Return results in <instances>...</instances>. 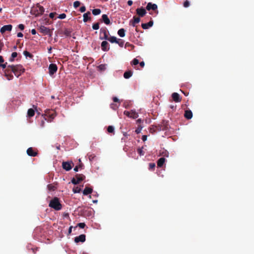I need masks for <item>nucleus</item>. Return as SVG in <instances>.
<instances>
[{
    "label": "nucleus",
    "instance_id": "f257e3e1",
    "mask_svg": "<svg viewBox=\"0 0 254 254\" xmlns=\"http://www.w3.org/2000/svg\"><path fill=\"white\" fill-rule=\"evenodd\" d=\"M7 72H12L17 77L25 71V69L20 64L8 65L6 69Z\"/></svg>",
    "mask_w": 254,
    "mask_h": 254
},
{
    "label": "nucleus",
    "instance_id": "f03ea898",
    "mask_svg": "<svg viewBox=\"0 0 254 254\" xmlns=\"http://www.w3.org/2000/svg\"><path fill=\"white\" fill-rule=\"evenodd\" d=\"M45 11L44 8L37 3L36 5L33 6L31 9L32 14L35 15V16H38L43 14Z\"/></svg>",
    "mask_w": 254,
    "mask_h": 254
},
{
    "label": "nucleus",
    "instance_id": "7ed1b4c3",
    "mask_svg": "<svg viewBox=\"0 0 254 254\" xmlns=\"http://www.w3.org/2000/svg\"><path fill=\"white\" fill-rule=\"evenodd\" d=\"M49 206L56 210H60L62 208L59 198L57 197H55L50 201Z\"/></svg>",
    "mask_w": 254,
    "mask_h": 254
},
{
    "label": "nucleus",
    "instance_id": "20e7f679",
    "mask_svg": "<svg viewBox=\"0 0 254 254\" xmlns=\"http://www.w3.org/2000/svg\"><path fill=\"white\" fill-rule=\"evenodd\" d=\"M57 116V113L54 110L47 109L45 111L44 118L48 122H51Z\"/></svg>",
    "mask_w": 254,
    "mask_h": 254
},
{
    "label": "nucleus",
    "instance_id": "39448f33",
    "mask_svg": "<svg viewBox=\"0 0 254 254\" xmlns=\"http://www.w3.org/2000/svg\"><path fill=\"white\" fill-rule=\"evenodd\" d=\"M85 179V176L83 174H76L75 178H73L71 182L74 185L78 184L80 182L83 181Z\"/></svg>",
    "mask_w": 254,
    "mask_h": 254
},
{
    "label": "nucleus",
    "instance_id": "423d86ee",
    "mask_svg": "<svg viewBox=\"0 0 254 254\" xmlns=\"http://www.w3.org/2000/svg\"><path fill=\"white\" fill-rule=\"evenodd\" d=\"M58 70L57 65L55 64H51L49 66V72L50 75H53Z\"/></svg>",
    "mask_w": 254,
    "mask_h": 254
},
{
    "label": "nucleus",
    "instance_id": "0eeeda50",
    "mask_svg": "<svg viewBox=\"0 0 254 254\" xmlns=\"http://www.w3.org/2000/svg\"><path fill=\"white\" fill-rule=\"evenodd\" d=\"M73 163L72 162H63L62 163V167L64 169L68 171L71 169Z\"/></svg>",
    "mask_w": 254,
    "mask_h": 254
},
{
    "label": "nucleus",
    "instance_id": "6e6552de",
    "mask_svg": "<svg viewBox=\"0 0 254 254\" xmlns=\"http://www.w3.org/2000/svg\"><path fill=\"white\" fill-rule=\"evenodd\" d=\"M39 30L41 33L44 34V35H49L50 36H51L50 29L44 26H41L40 27Z\"/></svg>",
    "mask_w": 254,
    "mask_h": 254
},
{
    "label": "nucleus",
    "instance_id": "1a4fd4ad",
    "mask_svg": "<svg viewBox=\"0 0 254 254\" xmlns=\"http://www.w3.org/2000/svg\"><path fill=\"white\" fill-rule=\"evenodd\" d=\"M12 28V25H6L2 26L0 29V32L1 34H3L6 31H11Z\"/></svg>",
    "mask_w": 254,
    "mask_h": 254
},
{
    "label": "nucleus",
    "instance_id": "9d476101",
    "mask_svg": "<svg viewBox=\"0 0 254 254\" xmlns=\"http://www.w3.org/2000/svg\"><path fill=\"white\" fill-rule=\"evenodd\" d=\"M86 240V236L84 234H81L79 236L76 237L74 238V242L76 243H78L79 242H84Z\"/></svg>",
    "mask_w": 254,
    "mask_h": 254
},
{
    "label": "nucleus",
    "instance_id": "9b49d317",
    "mask_svg": "<svg viewBox=\"0 0 254 254\" xmlns=\"http://www.w3.org/2000/svg\"><path fill=\"white\" fill-rule=\"evenodd\" d=\"M136 14L140 17L144 16L146 13V11L143 7L138 8L136 9Z\"/></svg>",
    "mask_w": 254,
    "mask_h": 254
},
{
    "label": "nucleus",
    "instance_id": "f8f14e48",
    "mask_svg": "<svg viewBox=\"0 0 254 254\" xmlns=\"http://www.w3.org/2000/svg\"><path fill=\"white\" fill-rule=\"evenodd\" d=\"M107 33H108V31H107L106 28H105H105H101V29H100V34H103L104 37H101L100 36V39L101 40H103V39L106 40V39H108V36Z\"/></svg>",
    "mask_w": 254,
    "mask_h": 254
},
{
    "label": "nucleus",
    "instance_id": "ddd939ff",
    "mask_svg": "<svg viewBox=\"0 0 254 254\" xmlns=\"http://www.w3.org/2000/svg\"><path fill=\"white\" fill-rule=\"evenodd\" d=\"M146 9L149 11L151 9L155 11V10H157V4H156L155 3H152L151 2H148L146 7Z\"/></svg>",
    "mask_w": 254,
    "mask_h": 254
},
{
    "label": "nucleus",
    "instance_id": "4468645a",
    "mask_svg": "<svg viewBox=\"0 0 254 254\" xmlns=\"http://www.w3.org/2000/svg\"><path fill=\"white\" fill-rule=\"evenodd\" d=\"M27 154L30 156L35 157L37 155L38 153L32 147H29L27 150Z\"/></svg>",
    "mask_w": 254,
    "mask_h": 254
},
{
    "label": "nucleus",
    "instance_id": "2eb2a0df",
    "mask_svg": "<svg viewBox=\"0 0 254 254\" xmlns=\"http://www.w3.org/2000/svg\"><path fill=\"white\" fill-rule=\"evenodd\" d=\"M172 100L175 102H179L181 101L180 95L176 92H174L172 94Z\"/></svg>",
    "mask_w": 254,
    "mask_h": 254
},
{
    "label": "nucleus",
    "instance_id": "dca6fc26",
    "mask_svg": "<svg viewBox=\"0 0 254 254\" xmlns=\"http://www.w3.org/2000/svg\"><path fill=\"white\" fill-rule=\"evenodd\" d=\"M101 48L103 51H108L109 50L110 48L109 47L108 43L106 41H103L101 43Z\"/></svg>",
    "mask_w": 254,
    "mask_h": 254
},
{
    "label": "nucleus",
    "instance_id": "f3484780",
    "mask_svg": "<svg viewBox=\"0 0 254 254\" xmlns=\"http://www.w3.org/2000/svg\"><path fill=\"white\" fill-rule=\"evenodd\" d=\"M153 24V21L152 20H150L149 22L147 23H142L141 24V27L144 29H147L149 27L152 26Z\"/></svg>",
    "mask_w": 254,
    "mask_h": 254
},
{
    "label": "nucleus",
    "instance_id": "a211bd4d",
    "mask_svg": "<svg viewBox=\"0 0 254 254\" xmlns=\"http://www.w3.org/2000/svg\"><path fill=\"white\" fill-rule=\"evenodd\" d=\"M102 20L106 25H109L111 23L110 20L106 14L102 15Z\"/></svg>",
    "mask_w": 254,
    "mask_h": 254
},
{
    "label": "nucleus",
    "instance_id": "6ab92c4d",
    "mask_svg": "<svg viewBox=\"0 0 254 254\" xmlns=\"http://www.w3.org/2000/svg\"><path fill=\"white\" fill-rule=\"evenodd\" d=\"M140 19L138 17L133 16V21L131 22L130 21V24H131L133 27L135 26V24L139 22Z\"/></svg>",
    "mask_w": 254,
    "mask_h": 254
},
{
    "label": "nucleus",
    "instance_id": "aec40b11",
    "mask_svg": "<svg viewBox=\"0 0 254 254\" xmlns=\"http://www.w3.org/2000/svg\"><path fill=\"white\" fill-rule=\"evenodd\" d=\"M91 15V13L90 11H88L86 13H85L83 15V21L84 22H86L88 20L91 19V17L89 16Z\"/></svg>",
    "mask_w": 254,
    "mask_h": 254
},
{
    "label": "nucleus",
    "instance_id": "412c9836",
    "mask_svg": "<svg viewBox=\"0 0 254 254\" xmlns=\"http://www.w3.org/2000/svg\"><path fill=\"white\" fill-rule=\"evenodd\" d=\"M92 189L88 187H86L83 191V193L84 195L91 194L92 192Z\"/></svg>",
    "mask_w": 254,
    "mask_h": 254
},
{
    "label": "nucleus",
    "instance_id": "4be33fe9",
    "mask_svg": "<svg viewBox=\"0 0 254 254\" xmlns=\"http://www.w3.org/2000/svg\"><path fill=\"white\" fill-rule=\"evenodd\" d=\"M165 158H164V157H161L160 158H159L158 159V160L157 161V166L158 167H161L164 163H165Z\"/></svg>",
    "mask_w": 254,
    "mask_h": 254
},
{
    "label": "nucleus",
    "instance_id": "5701e85b",
    "mask_svg": "<svg viewBox=\"0 0 254 254\" xmlns=\"http://www.w3.org/2000/svg\"><path fill=\"white\" fill-rule=\"evenodd\" d=\"M72 32L71 29H68L66 28L65 29L63 33L66 37H70L71 36V33Z\"/></svg>",
    "mask_w": 254,
    "mask_h": 254
},
{
    "label": "nucleus",
    "instance_id": "b1692460",
    "mask_svg": "<svg viewBox=\"0 0 254 254\" xmlns=\"http://www.w3.org/2000/svg\"><path fill=\"white\" fill-rule=\"evenodd\" d=\"M163 130H167L168 129V123L167 121H163L161 124Z\"/></svg>",
    "mask_w": 254,
    "mask_h": 254
},
{
    "label": "nucleus",
    "instance_id": "393cba45",
    "mask_svg": "<svg viewBox=\"0 0 254 254\" xmlns=\"http://www.w3.org/2000/svg\"><path fill=\"white\" fill-rule=\"evenodd\" d=\"M132 75V71L131 70H128L126 71L124 74V77L126 79H128L130 78Z\"/></svg>",
    "mask_w": 254,
    "mask_h": 254
},
{
    "label": "nucleus",
    "instance_id": "a878e982",
    "mask_svg": "<svg viewBox=\"0 0 254 254\" xmlns=\"http://www.w3.org/2000/svg\"><path fill=\"white\" fill-rule=\"evenodd\" d=\"M125 30L124 28L120 29L118 31V34L121 37H124L125 36Z\"/></svg>",
    "mask_w": 254,
    "mask_h": 254
},
{
    "label": "nucleus",
    "instance_id": "bb28decb",
    "mask_svg": "<svg viewBox=\"0 0 254 254\" xmlns=\"http://www.w3.org/2000/svg\"><path fill=\"white\" fill-rule=\"evenodd\" d=\"M35 115V111L33 109H29L27 112V116L29 118L32 117Z\"/></svg>",
    "mask_w": 254,
    "mask_h": 254
},
{
    "label": "nucleus",
    "instance_id": "cd10ccee",
    "mask_svg": "<svg viewBox=\"0 0 254 254\" xmlns=\"http://www.w3.org/2000/svg\"><path fill=\"white\" fill-rule=\"evenodd\" d=\"M118 39L116 37L114 36H111L110 37H108V39L107 40L109 41L111 43H117Z\"/></svg>",
    "mask_w": 254,
    "mask_h": 254
},
{
    "label": "nucleus",
    "instance_id": "c85d7f7f",
    "mask_svg": "<svg viewBox=\"0 0 254 254\" xmlns=\"http://www.w3.org/2000/svg\"><path fill=\"white\" fill-rule=\"evenodd\" d=\"M7 70H5V76L6 77L7 79L8 80H11L13 78V75L10 73L11 72H7L6 71Z\"/></svg>",
    "mask_w": 254,
    "mask_h": 254
},
{
    "label": "nucleus",
    "instance_id": "c756f323",
    "mask_svg": "<svg viewBox=\"0 0 254 254\" xmlns=\"http://www.w3.org/2000/svg\"><path fill=\"white\" fill-rule=\"evenodd\" d=\"M17 53L16 52H13L12 54H11V57L10 58H9V61L11 62H12L14 61V58H15L16 57H17Z\"/></svg>",
    "mask_w": 254,
    "mask_h": 254
},
{
    "label": "nucleus",
    "instance_id": "7c9ffc66",
    "mask_svg": "<svg viewBox=\"0 0 254 254\" xmlns=\"http://www.w3.org/2000/svg\"><path fill=\"white\" fill-rule=\"evenodd\" d=\"M149 130L150 132L152 134H154L157 131L156 127L155 126V125H153L151 127H150L149 128Z\"/></svg>",
    "mask_w": 254,
    "mask_h": 254
},
{
    "label": "nucleus",
    "instance_id": "2f4dec72",
    "mask_svg": "<svg viewBox=\"0 0 254 254\" xmlns=\"http://www.w3.org/2000/svg\"><path fill=\"white\" fill-rule=\"evenodd\" d=\"M130 115V118H132L133 119H136L138 117V114L132 110L131 111Z\"/></svg>",
    "mask_w": 254,
    "mask_h": 254
},
{
    "label": "nucleus",
    "instance_id": "473e14b6",
    "mask_svg": "<svg viewBox=\"0 0 254 254\" xmlns=\"http://www.w3.org/2000/svg\"><path fill=\"white\" fill-rule=\"evenodd\" d=\"M101 11L100 9L96 8L92 10V13L94 15H97L100 14Z\"/></svg>",
    "mask_w": 254,
    "mask_h": 254
},
{
    "label": "nucleus",
    "instance_id": "72a5a7b5",
    "mask_svg": "<svg viewBox=\"0 0 254 254\" xmlns=\"http://www.w3.org/2000/svg\"><path fill=\"white\" fill-rule=\"evenodd\" d=\"M116 43L118 44L120 47H123L124 45V41L122 39H118Z\"/></svg>",
    "mask_w": 254,
    "mask_h": 254
},
{
    "label": "nucleus",
    "instance_id": "f704fd0d",
    "mask_svg": "<svg viewBox=\"0 0 254 254\" xmlns=\"http://www.w3.org/2000/svg\"><path fill=\"white\" fill-rule=\"evenodd\" d=\"M23 55L26 57H29L30 58H32L33 56L29 52L27 51H24L23 52Z\"/></svg>",
    "mask_w": 254,
    "mask_h": 254
},
{
    "label": "nucleus",
    "instance_id": "c9c22d12",
    "mask_svg": "<svg viewBox=\"0 0 254 254\" xmlns=\"http://www.w3.org/2000/svg\"><path fill=\"white\" fill-rule=\"evenodd\" d=\"M72 191L74 193H79L81 191V189L78 187H75L73 188Z\"/></svg>",
    "mask_w": 254,
    "mask_h": 254
},
{
    "label": "nucleus",
    "instance_id": "e433bc0d",
    "mask_svg": "<svg viewBox=\"0 0 254 254\" xmlns=\"http://www.w3.org/2000/svg\"><path fill=\"white\" fill-rule=\"evenodd\" d=\"M185 117L188 119H190V110H187L185 112Z\"/></svg>",
    "mask_w": 254,
    "mask_h": 254
},
{
    "label": "nucleus",
    "instance_id": "4c0bfd02",
    "mask_svg": "<svg viewBox=\"0 0 254 254\" xmlns=\"http://www.w3.org/2000/svg\"><path fill=\"white\" fill-rule=\"evenodd\" d=\"M47 188L49 190H55L56 189V187L53 184L48 185Z\"/></svg>",
    "mask_w": 254,
    "mask_h": 254
},
{
    "label": "nucleus",
    "instance_id": "58836bf2",
    "mask_svg": "<svg viewBox=\"0 0 254 254\" xmlns=\"http://www.w3.org/2000/svg\"><path fill=\"white\" fill-rule=\"evenodd\" d=\"M107 131L109 133H114V127L113 126H110L107 128Z\"/></svg>",
    "mask_w": 254,
    "mask_h": 254
},
{
    "label": "nucleus",
    "instance_id": "ea45409f",
    "mask_svg": "<svg viewBox=\"0 0 254 254\" xmlns=\"http://www.w3.org/2000/svg\"><path fill=\"white\" fill-rule=\"evenodd\" d=\"M92 28L94 30H98L99 29V23H95L93 24L92 25Z\"/></svg>",
    "mask_w": 254,
    "mask_h": 254
},
{
    "label": "nucleus",
    "instance_id": "a19ab883",
    "mask_svg": "<svg viewBox=\"0 0 254 254\" xmlns=\"http://www.w3.org/2000/svg\"><path fill=\"white\" fill-rule=\"evenodd\" d=\"M155 167V164L154 163H150L149 164V169L150 170H153L154 169Z\"/></svg>",
    "mask_w": 254,
    "mask_h": 254
},
{
    "label": "nucleus",
    "instance_id": "79ce46f5",
    "mask_svg": "<svg viewBox=\"0 0 254 254\" xmlns=\"http://www.w3.org/2000/svg\"><path fill=\"white\" fill-rule=\"evenodd\" d=\"M142 148H143V147H142V148H137V150L138 153L140 156L143 155L144 154V152L143 151Z\"/></svg>",
    "mask_w": 254,
    "mask_h": 254
},
{
    "label": "nucleus",
    "instance_id": "37998d69",
    "mask_svg": "<svg viewBox=\"0 0 254 254\" xmlns=\"http://www.w3.org/2000/svg\"><path fill=\"white\" fill-rule=\"evenodd\" d=\"M80 5V2L79 1H75L73 2V6L75 8H77Z\"/></svg>",
    "mask_w": 254,
    "mask_h": 254
},
{
    "label": "nucleus",
    "instance_id": "c03bdc74",
    "mask_svg": "<svg viewBox=\"0 0 254 254\" xmlns=\"http://www.w3.org/2000/svg\"><path fill=\"white\" fill-rule=\"evenodd\" d=\"M7 65V63H5L4 64H0V67H1L3 69H5V70L7 69V66L8 65Z\"/></svg>",
    "mask_w": 254,
    "mask_h": 254
},
{
    "label": "nucleus",
    "instance_id": "a18cd8bd",
    "mask_svg": "<svg viewBox=\"0 0 254 254\" xmlns=\"http://www.w3.org/2000/svg\"><path fill=\"white\" fill-rule=\"evenodd\" d=\"M155 126L156 127L157 131L163 130V128H162V127L161 124L158 125H155Z\"/></svg>",
    "mask_w": 254,
    "mask_h": 254
},
{
    "label": "nucleus",
    "instance_id": "49530a36",
    "mask_svg": "<svg viewBox=\"0 0 254 254\" xmlns=\"http://www.w3.org/2000/svg\"><path fill=\"white\" fill-rule=\"evenodd\" d=\"M190 1L188 0H187L186 1H185L184 3H183V5L185 7H188L190 6Z\"/></svg>",
    "mask_w": 254,
    "mask_h": 254
},
{
    "label": "nucleus",
    "instance_id": "de8ad7c7",
    "mask_svg": "<svg viewBox=\"0 0 254 254\" xmlns=\"http://www.w3.org/2000/svg\"><path fill=\"white\" fill-rule=\"evenodd\" d=\"M77 226L79 228L83 229V228H84L85 227L86 225H85V224L84 223H79L77 224Z\"/></svg>",
    "mask_w": 254,
    "mask_h": 254
},
{
    "label": "nucleus",
    "instance_id": "09e8293b",
    "mask_svg": "<svg viewBox=\"0 0 254 254\" xmlns=\"http://www.w3.org/2000/svg\"><path fill=\"white\" fill-rule=\"evenodd\" d=\"M139 64V61L136 59H134L132 61V64L134 65H137Z\"/></svg>",
    "mask_w": 254,
    "mask_h": 254
},
{
    "label": "nucleus",
    "instance_id": "8fccbe9b",
    "mask_svg": "<svg viewBox=\"0 0 254 254\" xmlns=\"http://www.w3.org/2000/svg\"><path fill=\"white\" fill-rule=\"evenodd\" d=\"M66 17V14L65 13H62L59 15L58 18L60 19H64Z\"/></svg>",
    "mask_w": 254,
    "mask_h": 254
},
{
    "label": "nucleus",
    "instance_id": "3c124183",
    "mask_svg": "<svg viewBox=\"0 0 254 254\" xmlns=\"http://www.w3.org/2000/svg\"><path fill=\"white\" fill-rule=\"evenodd\" d=\"M129 47H131L132 48H134V46L133 45L129 43L128 42L126 43L125 44V48Z\"/></svg>",
    "mask_w": 254,
    "mask_h": 254
},
{
    "label": "nucleus",
    "instance_id": "603ef678",
    "mask_svg": "<svg viewBox=\"0 0 254 254\" xmlns=\"http://www.w3.org/2000/svg\"><path fill=\"white\" fill-rule=\"evenodd\" d=\"M110 106H111V108L114 110H116L118 108V106L116 104H111Z\"/></svg>",
    "mask_w": 254,
    "mask_h": 254
},
{
    "label": "nucleus",
    "instance_id": "864d4df0",
    "mask_svg": "<svg viewBox=\"0 0 254 254\" xmlns=\"http://www.w3.org/2000/svg\"><path fill=\"white\" fill-rule=\"evenodd\" d=\"M86 10V7L85 6H81L80 9H79V11L81 12H85Z\"/></svg>",
    "mask_w": 254,
    "mask_h": 254
},
{
    "label": "nucleus",
    "instance_id": "5fc2aeb1",
    "mask_svg": "<svg viewBox=\"0 0 254 254\" xmlns=\"http://www.w3.org/2000/svg\"><path fill=\"white\" fill-rule=\"evenodd\" d=\"M56 13H55V12H51V13H50V14H49V17H50L51 18L53 19V18H54V17H55V15H56Z\"/></svg>",
    "mask_w": 254,
    "mask_h": 254
},
{
    "label": "nucleus",
    "instance_id": "6e6d98bb",
    "mask_svg": "<svg viewBox=\"0 0 254 254\" xmlns=\"http://www.w3.org/2000/svg\"><path fill=\"white\" fill-rule=\"evenodd\" d=\"M162 155L165 157H168L169 156V153L166 150L162 152Z\"/></svg>",
    "mask_w": 254,
    "mask_h": 254
},
{
    "label": "nucleus",
    "instance_id": "4d7b16f0",
    "mask_svg": "<svg viewBox=\"0 0 254 254\" xmlns=\"http://www.w3.org/2000/svg\"><path fill=\"white\" fill-rule=\"evenodd\" d=\"M18 26L21 30H23L24 29V25L22 24H19Z\"/></svg>",
    "mask_w": 254,
    "mask_h": 254
},
{
    "label": "nucleus",
    "instance_id": "13d9d810",
    "mask_svg": "<svg viewBox=\"0 0 254 254\" xmlns=\"http://www.w3.org/2000/svg\"><path fill=\"white\" fill-rule=\"evenodd\" d=\"M124 113L127 116L130 117V112H129L128 111H125Z\"/></svg>",
    "mask_w": 254,
    "mask_h": 254
},
{
    "label": "nucleus",
    "instance_id": "bf43d9fd",
    "mask_svg": "<svg viewBox=\"0 0 254 254\" xmlns=\"http://www.w3.org/2000/svg\"><path fill=\"white\" fill-rule=\"evenodd\" d=\"M105 65L104 64H100L98 67L100 70H104L105 69Z\"/></svg>",
    "mask_w": 254,
    "mask_h": 254
},
{
    "label": "nucleus",
    "instance_id": "052dcab7",
    "mask_svg": "<svg viewBox=\"0 0 254 254\" xmlns=\"http://www.w3.org/2000/svg\"><path fill=\"white\" fill-rule=\"evenodd\" d=\"M142 129V127H138L136 130H135V132L136 133H140V132L141 131V130Z\"/></svg>",
    "mask_w": 254,
    "mask_h": 254
},
{
    "label": "nucleus",
    "instance_id": "680f3d73",
    "mask_svg": "<svg viewBox=\"0 0 254 254\" xmlns=\"http://www.w3.org/2000/svg\"><path fill=\"white\" fill-rule=\"evenodd\" d=\"M113 100L114 102H120L119 100L116 97H113Z\"/></svg>",
    "mask_w": 254,
    "mask_h": 254
},
{
    "label": "nucleus",
    "instance_id": "e2e57ef3",
    "mask_svg": "<svg viewBox=\"0 0 254 254\" xmlns=\"http://www.w3.org/2000/svg\"><path fill=\"white\" fill-rule=\"evenodd\" d=\"M133 3V2L131 0H129L127 1V4L129 6H131Z\"/></svg>",
    "mask_w": 254,
    "mask_h": 254
},
{
    "label": "nucleus",
    "instance_id": "0e129e2a",
    "mask_svg": "<svg viewBox=\"0 0 254 254\" xmlns=\"http://www.w3.org/2000/svg\"><path fill=\"white\" fill-rule=\"evenodd\" d=\"M31 33L32 35H35L36 34V30L35 29H32Z\"/></svg>",
    "mask_w": 254,
    "mask_h": 254
},
{
    "label": "nucleus",
    "instance_id": "69168bd1",
    "mask_svg": "<svg viewBox=\"0 0 254 254\" xmlns=\"http://www.w3.org/2000/svg\"><path fill=\"white\" fill-rule=\"evenodd\" d=\"M23 36V35L21 32H19L17 33L18 37H22Z\"/></svg>",
    "mask_w": 254,
    "mask_h": 254
},
{
    "label": "nucleus",
    "instance_id": "338daca9",
    "mask_svg": "<svg viewBox=\"0 0 254 254\" xmlns=\"http://www.w3.org/2000/svg\"><path fill=\"white\" fill-rule=\"evenodd\" d=\"M139 65L140 66H141L142 67H144V65H145V64H144V62H141L140 63H139Z\"/></svg>",
    "mask_w": 254,
    "mask_h": 254
},
{
    "label": "nucleus",
    "instance_id": "774afa93",
    "mask_svg": "<svg viewBox=\"0 0 254 254\" xmlns=\"http://www.w3.org/2000/svg\"><path fill=\"white\" fill-rule=\"evenodd\" d=\"M142 139L143 141H145L147 139V136L146 135H143L142 137Z\"/></svg>",
    "mask_w": 254,
    "mask_h": 254
}]
</instances>
